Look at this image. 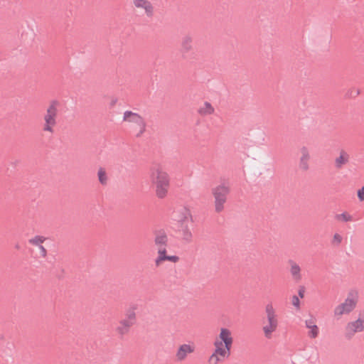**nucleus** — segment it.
Masks as SVG:
<instances>
[{
    "instance_id": "30",
    "label": "nucleus",
    "mask_w": 364,
    "mask_h": 364,
    "mask_svg": "<svg viewBox=\"0 0 364 364\" xmlns=\"http://www.w3.org/2000/svg\"><path fill=\"white\" fill-rule=\"evenodd\" d=\"M166 260L176 263L178 262L179 257L176 255H168Z\"/></svg>"
},
{
    "instance_id": "33",
    "label": "nucleus",
    "mask_w": 364,
    "mask_h": 364,
    "mask_svg": "<svg viewBox=\"0 0 364 364\" xmlns=\"http://www.w3.org/2000/svg\"><path fill=\"white\" fill-rule=\"evenodd\" d=\"M165 261L163 258H161L159 256H158L155 259V264L156 266H159L161 262Z\"/></svg>"
},
{
    "instance_id": "32",
    "label": "nucleus",
    "mask_w": 364,
    "mask_h": 364,
    "mask_svg": "<svg viewBox=\"0 0 364 364\" xmlns=\"http://www.w3.org/2000/svg\"><path fill=\"white\" fill-rule=\"evenodd\" d=\"M304 292H305V288L304 287H300L298 291V294L300 298H304Z\"/></svg>"
},
{
    "instance_id": "6",
    "label": "nucleus",
    "mask_w": 364,
    "mask_h": 364,
    "mask_svg": "<svg viewBox=\"0 0 364 364\" xmlns=\"http://www.w3.org/2000/svg\"><path fill=\"white\" fill-rule=\"evenodd\" d=\"M124 121H128L136 124L139 128V132L136 134V137L141 136L146 131V124L144 119L138 113L133 112L132 111H125L123 117Z\"/></svg>"
},
{
    "instance_id": "3",
    "label": "nucleus",
    "mask_w": 364,
    "mask_h": 364,
    "mask_svg": "<svg viewBox=\"0 0 364 364\" xmlns=\"http://www.w3.org/2000/svg\"><path fill=\"white\" fill-rule=\"evenodd\" d=\"M59 106L60 102L58 100H53L50 101L46 109V113L43 117L45 123L43 124V130L44 132H48L51 134L54 132L53 127L57 124L56 118L58 116Z\"/></svg>"
},
{
    "instance_id": "26",
    "label": "nucleus",
    "mask_w": 364,
    "mask_h": 364,
    "mask_svg": "<svg viewBox=\"0 0 364 364\" xmlns=\"http://www.w3.org/2000/svg\"><path fill=\"white\" fill-rule=\"evenodd\" d=\"M292 304L297 309H299L300 308V301L299 299V296L296 295H294L291 298Z\"/></svg>"
},
{
    "instance_id": "36",
    "label": "nucleus",
    "mask_w": 364,
    "mask_h": 364,
    "mask_svg": "<svg viewBox=\"0 0 364 364\" xmlns=\"http://www.w3.org/2000/svg\"><path fill=\"white\" fill-rule=\"evenodd\" d=\"M15 247H16V249H19V248H20V245H19L18 244H17V245H16Z\"/></svg>"
},
{
    "instance_id": "27",
    "label": "nucleus",
    "mask_w": 364,
    "mask_h": 364,
    "mask_svg": "<svg viewBox=\"0 0 364 364\" xmlns=\"http://www.w3.org/2000/svg\"><path fill=\"white\" fill-rule=\"evenodd\" d=\"M342 237L339 234L336 233L333 235V242H335L336 245H339L342 242Z\"/></svg>"
},
{
    "instance_id": "24",
    "label": "nucleus",
    "mask_w": 364,
    "mask_h": 364,
    "mask_svg": "<svg viewBox=\"0 0 364 364\" xmlns=\"http://www.w3.org/2000/svg\"><path fill=\"white\" fill-rule=\"evenodd\" d=\"M336 219L341 220L343 222H349L353 220V218L350 214L347 213L346 212H343L341 214H337L336 215Z\"/></svg>"
},
{
    "instance_id": "11",
    "label": "nucleus",
    "mask_w": 364,
    "mask_h": 364,
    "mask_svg": "<svg viewBox=\"0 0 364 364\" xmlns=\"http://www.w3.org/2000/svg\"><path fill=\"white\" fill-rule=\"evenodd\" d=\"M301 156L299 159V168L303 171H306L309 169V161L310 160V154L307 147L302 146L300 149Z\"/></svg>"
},
{
    "instance_id": "29",
    "label": "nucleus",
    "mask_w": 364,
    "mask_h": 364,
    "mask_svg": "<svg viewBox=\"0 0 364 364\" xmlns=\"http://www.w3.org/2000/svg\"><path fill=\"white\" fill-rule=\"evenodd\" d=\"M39 250H40V255L43 258H46V255H47V250L43 246V245H40L38 247Z\"/></svg>"
},
{
    "instance_id": "25",
    "label": "nucleus",
    "mask_w": 364,
    "mask_h": 364,
    "mask_svg": "<svg viewBox=\"0 0 364 364\" xmlns=\"http://www.w3.org/2000/svg\"><path fill=\"white\" fill-rule=\"evenodd\" d=\"M166 247H158V256H159L161 258H163L164 259L166 260L167 255H166Z\"/></svg>"
},
{
    "instance_id": "2",
    "label": "nucleus",
    "mask_w": 364,
    "mask_h": 364,
    "mask_svg": "<svg viewBox=\"0 0 364 364\" xmlns=\"http://www.w3.org/2000/svg\"><path fill=\"white\" fill-rule=\"evenodd\" d=\"M137 306L133 304L126 309L124 313V318L119 321V326L117 327L116 331L120 338L130 331V328L136 323V310Z\"/></svg>"
},
{
    "instance_id": "17",
    "label": "nucleus",
    "mask_w": 364,
    "mask_h": 364,
    "mask_svg": "<svg viewBox=\"0 0 364 364\" xmlns=\"http://www.w3.org/2000/svg\"><path fill=\"white\" fill-rule=\"evenodd\" d=\"M178 232L180 233L182 240L186 243L191 242L193 240V234L190 230L188 224H182L178 225Z\"/></svg>"
},
{
    "instance_id": "31",
    "label": "nucleus",
    "mask_w": 364,
    "mask_h": 364,
    "mask_svg": "<svg viewBox=\"0 0 364 364\" xmlns=\"http://www.w3.org/2000/svg\"><path fill=\"white\" fill-rule=\"evenodd\" d=\"M360 94V92L358 90H350L348 93L349 96L351 97H355Z\"/></svg>"
},
{
    "instance_id": "28",
    "label": "nucleus",
    "mask_w": 364,
    "mask_h": 364,
    "mask_svg": "<svg viewBox=\"0 0 364 364\" xmlns=\"http://www.w3.org/2000/svg\"><path fill=\"white\" fill-rule=\"evenodd\" d=\"M357 196L360 201L364 200V186L360 189L358 190Z\"/></svg>"
},
{
    "instance_id": "14",
    "label": "nucleus",
    "mask_w": 364,
    "mask_h": 364,
    "mask_svg": "<svg viewBox=\"0 0 364 364\" xmlns=\"http://www.w3.org/2000/svg\"><path fill=\"white\" fill-rule=\"evenodd\" d=\"M154 244L158 247H166L168 245V236L164 230H160L154 232Z\"/></svg>"
},
{
    "instance_id": "13",
    "label": "nucleus",
    "mask_w": 364,
    "mask_h": 364,
    "mask_svg": "<svg viewBox=\"0 0 364 364\" xmlns=\"http://www.w3.org/2000/svg\"><path fill=\"white\" fill-rule=\"evenodd\" d=\"M305 326L309 329L308 332L309 337L316 338L318 336L319 328L317 325H316L315 318L313 316H311L309 319L305 321Z\"/></svg>"
},
{
    "instance_id": "5",
    "label": "nucleus",
    "mask_w": 364,
    "mask_h": 364,
    "mask_svg": "<svg viewBox=\"0 0 364 364\" xmlns=\"http://www.w3.org/2000/svg\"><path fill=\"white\" fill-rule=\"evenodd\" d=\"M265 311L267 314L268 324L263 326V331L265 337L270 338L272 333L275 331L277 328L278 321L275 311L272 304H269L266 306Z\"/></svg>"
},
{
    "instance_id": "18",
    "label": "nucleus",
    "mask_w": 364,
    "mask_h": 364,
    "mask_svg": "<svg viewBox=\"0 0 364 364\" xmlns=\"http://www.w3.org/2000/svg\"><path fill=\"white\" fill-rule=\"evenodd\" d=\"M176 220L178 223V225L182 224H188V218L191 217L190 212L186 208H183L181 210L176 212Z\"/></svg>"
},
{
    "instance_id": "19",
    "label": "nucleus",
    "mask_w": 364,
    "mask_h": 364,
    "mask_svg": "<svg viewBox=\"0 0 364 364\" xmlns=\"http://www.w3.org/2000/svg\"><path fill=\"white\" fill-rule=\"evenodd\" d=\"M289 264H290V273L293 277V279L298 282L301 279V268L292 259L289 260Z\"/></svg>"
},
{
    "instance_id": "23",
    "label": "nucleus",
    "mask_w": 364,
    "mask_h": 364,
    "mask_svg": "<svg viewBox=\"0 0 364 364\" xmlns=\"http://www.w3.org/2000/svg\"><path fill=\"white\" fill-rule=\"evenodd\" d=\"M46 240V238L43 236L36 235L34 237L30 239L28 242L31 245H36L37 247L42 245V243Z\"/></svg>"
},
{
    "instance_id": "7",
    "label": "nucleus",
    "mask_w": 364,
    "mask_h": 364,
    "mask_svg": "<svg viewBox=\"0 0 364 364\" xmlns=\"http://www.w3.org/2000/svg\"><path fill=\"white\" fill-rule=\"evenodd\" d=\"M355 306L356 301L348 296L343 303L336 307L334 314L336 316H341L343 314H348L354 309Z\"/></svg>"
},
{
    "instance_id": "1",
    "label": "nucleus",
    "mask_w": 364,
    "mask_h": 364,
    "mask_svg": "<svg viewBox=\"0 0 364 364\" xmlns=\"http://www.w3.org/2000/svg\"><path fill=\"white\" fill-rule=\"evenodd\" d=\"M151 183L155 186L156 195L159 198L166 196L170 185L168 173L159 166H154L150 171Z\"/></svg>"
},
{
    "instance_id": "35",
    "label": "nucleus",
    "mask_w": 364,
    "mask_h": 364,
    "mask_svg": "<svg viewBox=\"0 0 364 364\" xmlns=\"http://www.w3.org/2000/svg\"><path fill=\"white\" fill-rule=\"evenodd\" d=\"M213 358L215 359V363H218L220 361V358L218 357L217 355H215V356Z\"/></svg>"
},
{
    "instance_id": "9",
    "label": "nucleus",
    "mask_w": 364,
    "mask_h": 364,
    "mask_svg": "<svg viewBox=\"0 0 364 364\" xmlns=\"http://www.w3.org/2000/svg\"><path fill=\"white\" fill-rule=\"evenodd\" d=\"M195 347L191 344H182L179 346L176 353V360L178 362L183 361L188 356V354L193 353Z\"/></svg>"
},
{
    "instance_id": "4",
    "label": "nucleus",
    "mask_w": 364,
    "mask_h": 364,
    "mask_svg": "<svg viewBox=\"0 0 364 364\" xmlns=\"http://www.w3.org/2000/svg\"><path fill=\"white\" fill-rule=\"evenodd\" d=\"M229 193L230 188L225 183L217 186L212 189L216 213H220L223 210L224 205L227 201V197Z\"/></svg>"
},
{
    "instance_id": "10",
    "label": "nucleus",
    "mask_w": 364,
    "mask_h": 364,
    "mask_svg": "<svg viewBox=\"0 0 364 364\" xmlns=\"http://www.w3.org/2000/svg\"><path fill=\"white\" fill-rule=\"evenodd\" d=\"M133 4L136 8L143 9L147 17H153L154 6L149 0H133Z\"/></svg>"
},
{
    "instance_id": "20",
    "label": "nucleus",
    "mask_w": 364,
    "mask_h": 364,
    "mask_svg": "<svg viewBox=\"0 0 364 364\" xmlns=\"http://www.w3.org/2000/svg\"><path fill=\"white\" fill-rule=\"evenodd\" d=\"M215 109L211 104L208 102H205L203 107L198 109V113L202 116H206L212 114Z\"/></svg>"
},
{
    "instance_id": "15",
    "label": "nucleus",
    "mask_w": 364,
    "mask_h": 364,
    "mask_svg": "<svg viewBox=\"0 0 364 364\" xmlns=\"http://www.w3.org/2000/svg\"><path fill=\"white\" fill-rule=\"evenodd\" d=\"M220 341L224 343L226 348L232 347L233 339L231 336V332L226 328H222L219 334Z\"/></svg>"
},
{
    "instance_id": "16",
    "label": "nucleus",
    "mask_w": 364,
    "mask_h": 364,
    "mask_svg": "<svg viewBox=\"0 0 364 364\" xmlns=\"http://www.w3.org/2000/svg\"><path fill=\"white\" fill-rule=\"evenodd\" d=\"M346 330L352 334L364 331V319L358 318L355 321L349 322Z\"/></svg>"
},
{
    "instance_id": "34",
    "label": "nucleus",
    "mask_w": 364,
    "mask_h": 364,
    "mask_svg": "<svg viewBox=\"0 0 364 364\" xmlns=\"http://www.w3.org/2000/svg\"><path fill=\"white\" fill-rule=\"evenodd\" d=\"M223 342L221 341H215L214 343V346H215V348H218V347H223Z\"/></svg>"
},
{
    "instance_id": "12",
    "label": "nucleus",
    "mask_w": 364,
    "mask_h": 364,
    "mask_svg": "<svg viewBox=\"0 0 364 364\" xmlns=\"http://www.w3.org/2000/svg\"><path fill=\"white\" fill-rule=\"evenodd\" d=\"M350 161V155L344 149L339 151V156L335 159L334 166L336 168L341 169Z\"/></svg>"
},
{
    "instance_id": "21",
    "label": "nucleus",
    "mask_w": 364,
    "mask_h": 364,
    "mask_svg": "<svg viewBox=\"0 0 364 364\" xmlns=\"http://www.w3.org/2000/svg\"><path fill=\"white\" fill-rule=\"evenodd\" d=\"M230 350H231V348H226V347H225V348L218 347V348H215L214 353L210 357V360L213 359V358L215 356V355H219L222 357L228 358L230 355Z\"/></svg>"
},
{
    "instance_id": "22",
    "label": "nucleus",
    "mask_w": 364,
    "mask_h": 364,
    "mask_svg": "<svg viewBox=\"0 0 364 364\" xmlns=\"http://www.w3.org/2000/svg\"><path fill=\"white\" fill-rule=\"evenodd\" d=\"M98 180L102 186L107 184V176L105 168L100 167L97 172Z\"/></svg>"
},
{
    "instance_id": "8",
    "label": "nucleus",
    "mask_w": 364,
    "mask_h": 364,
    "mask_svg": "<svg viewBox=\"0 0 364 364\" xmlns=\"http://www.w3.org/2000/svg\"><path fill=\"white\" fill-rule=\"evenodd\" d=\"M193 50V38L186 35L182 38L181 45V53L183 59L189 58V53Z\"/></svg>"
}]
</instances>
